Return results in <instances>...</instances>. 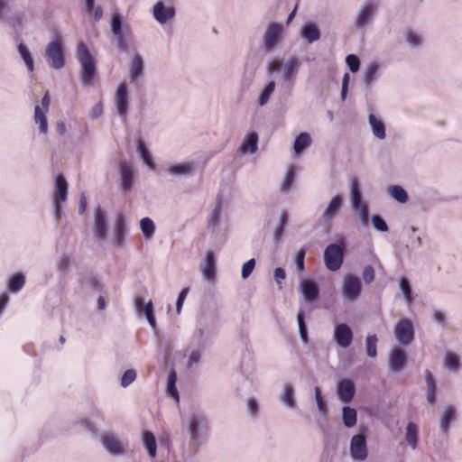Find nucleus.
<instances>
[{"mask_svg":"<svg viewBox=\"0 0 462 462\" xmlns=\"http://www.w3.org/2000/svg\"><path fill=\"white\" fill-rule=\"evenodd\" d=\"M388 193L400 203H405L409 199L406 190L398 185H392L388 187Z\"/></svg>","mask_w":462,"mask_h":462,"instance_id":"nucleus-37","label":"nucleus"},{"mask_svg":"<svg viewBox=\"0 0 462 462\" xmlns=\"http://www.w3.org/2000/svg\"><path fill=\"white\" fill-rule=\"evenodd\" d=\"M342 206V199L340 196H335L322 214V220L324 223H329L335 216L338 213Z\"/></svg>","mask_w":462,"mask_h":462,"instance_id":"nucleus-22","label":"nucleus"},{"mask_svg":"<svg viewBox=\"0 0 462 462\" xmlns=\"http://www.w3.org/2000/svg\"><path fill=\"white\" fill-rule=\"evenodd\" d=\"M137 150L143 162L151 169L154 168V162L152 160V154L147 149L145 143L141 140L138 141Z\"/></svg>","mask_w":462,"mask_h":462,"instance_id":"nucleus-39","label":"nucleus"},{"mask_svg":"<svg viewBox=\"0 0 462 462\" xmlns=\"http://www.w3.org/2000/svg\"><path fill=\"white\" fill-rule=\"evenodd\" d=\"M282 65L283 64L282 63L281 60L273 59V60H271L268 63V66H267L268 73L273 74L274 72H278V71L282 70Z\"/></svg>","mask_w":462,"mask_h":462,"instance_id":"nucleus-62","label":"nucleus"},{"mask_svg":"<svg viewBox=\"0 0 462 462\" xmlns=\"http://www.w3.org/2000/svg\"><path fill=\"white\" fill-rule=\"evenodd\" d=\"M57 196L53 199L54 211L56 218L60 217L61 206L60 202H64L67 199L68 194V183L65 178L61 175H58L55 180Z\"/></svg>","mask_w":462,"mask_h":462,"instance_id":"nucleus-12","label":"nucleus"},{"mask_svg":"<svg viewBox=\"0 0 462 462\" xmlns=\"http://www.w3.org/2000/svg\"><path fill=\"white\" fill-rule=\"evenodd\" d=\"M406 364L405 352L398 347H394L389 357V367L396 373L403 369Z\"/></svg>","mask_w":462,"mask_h":462,"instance_id":"nucleus-19","label":"nucleus"},{"mask_svg":"<svg viewBox=\"0 0 462 462\" xmlns=\"http://www.w3.org/2000/svg\"><path fill=\"white\" fill-rule=\"evenodd\" d=\"M378 66L374 63L370 64L365 71L364 79L365 84L369 87L374 81L377 79Z\"/></svg>","mask_w":462,"mask_h":462,"instance_id":"nucleus-51","label":"nucleus"},{"mask_svg":"<svg viewBox=\"0 0 462 462\" xmlns=\"http://www.w3.org/2000/svg\"><path fill=\"white\" fill-rule=\"evenodd\" d=\"M369 124L375 137L381 140L385 138V127L380 119H378L374 115L370 114Z\"/></svg>","mask_w":462,"mask_h":462,"instance_id":"nucleus-31","label":"nucleus"},{"mask_svg":"<svg viewBox=\"0 0 462 462\" xmlns=\"http://www.w3.org/2000/svg\"><path fill=\"white\" fill-rule=\"evenodd\" d=\"M45 58L54 69H60L64 67L63 44L60 40L54 39L46 46Z\"/></svg>","mask_w":462,"mask_h":462,"instance_id":"nucleus-3","label":"nucleus"},{"mask_svg":"<svg viewBox=\"0 0 462 462\" xmlns=\"http://www.w3.org/2000/svg\"><path fill=\"white\" fill-rule=\"evenodd\" d=\"M353 208L359 213V217H360V219H361V222L363 223V225L367 226L368 218H369L367 207L365 204H363L357 208Z\"/></svg>","mask_w":462,"mask_h":462,"instance_id":"nucleus-61","label":"nucleus"},{"mask_svg":"<svg viewBox=\"0 0 462 462\" xmlns=\"http://www.w3.org/2000/svg\"><path fill=\"white\" fill-rule=\"evenodd\" d=\"M300 36L308 43H313L319 40L320 32L315 23H307L300 29Z\"/></svg>","mask_w":462,"mask_h":462,"instance_id":"nucleus-23","label":"nucleus"},{"mask_svg":"<svg viewBox=\"0 0 462 462\" xmlns=\"http://www.w3.org/2000/svg\"><path fill=\"white\" fill-rule=\"evenodd\" d=\"M216 273V259L212 253L206 254L205 264L202 267V273L207 281H212Z\"/></svg>","mask_w":462,"mask_h":462,"instance_id":"nucleus-26","label":"nucleus"},{"mask_svg":"<svg viewBox=\"0 0 462 462\" xmlns=\"http://www.w3.org/2000/svg\"><path fill=\"white\" fill-rule=\"evenodd\" d=\"M405 439L408 445L415 449L418 445V427L413 422H409L406 427Z\"/></svg>","mask_w":462,"mask_h":462,"instance_id":"nucleus-33","label":"nucleus"},{"mask_svg":"<svg viewBox=\"0 0 462 462\" xmlns=\"http://www.w3.org/2000/svg\"><path fill=\"white\" fill-rule=\"evenodd\" d=\"M300 61L297 57L292 56L289 58L282 65V79L283 83L292 86L300 70Z\"/></svg>","mask_w":462,"mask_h":462,"instance_id":"nucleus-11","label":"nucleus"},{"mask_svg":"<svg viewBox=\"0 0 462 462\" xmlns=\"http://www.w3.org/2000/svg\"><path fill=\"white\" fill-rule=\"evenodd\" d=\"M207 427V420L204 416L193 415L190 418L189 431L192 440H196L199 437V428Z\"/></svg>","mask_w":462,"mask_h":462,"instance_id":"nucleus-25","label":"nucleus"},{"mask_svg":"<svg viewBox=\"0 0 462 462\" xmlns=\"http://www.w3.org/2000/svg\"><path fill=\"white\" fill-rule=\"evenodd\" d=\"M400 288L404 295L407 303L410 305L413 301L411 287L409 280L406 277L400 279Z\"/></svg>","mask_w":462,"mask_h":462,"instance_id":"nucleus-49","label":"nucleus"},{"mask_svg":"<svg viewBox=\"0 0 462 462\" xmlns=\"http://www.w3.org/2000/svg\"><path fill=\"white\" fill-rule=\"evenodd\" d=\"M376 9L377 6L373 3H366L357 14L356 25L357 27H363L366 23H370L376 12Z\"/></svg>","mask_w":462,"mask_h":462,"instance_id":"nucleus-20","label":"nucleus"},{"mask_svg":"<svg viewBox=\"0 0 462 462\" xmlns=\"http://www.w3.org/2000/svg\"><path fill=\"white\" fill-rule=\"evenodd\" d=\"M111 31L116 39L118 49L121 51H126L128 49L127 40L130 37L129 26L123 23V18L117 12L112 14Z\"/></svg>","mask_w":462,"mask_h":462,"instance_id":"nucleus-2","label":"nucleus"},{"mask_svg":"<svg viewBox=\"0 0 462 462\" xmlns=\"http://www.w3.org/2000/svg\"><path fill=\"white\" fill-rule=\"evenodd\" d=\"M342 420L346 428H352L356 424V411L349 406L342 409Z\"/></svg>","mask_w":462,"mask_h":462,"instance_id":"nucleus-36","label":"nucleus"},{"mask_svg":"<svg viewBox=\"0 0 462 462\" xmlns=\"http://www.w3.org/2000/svg\"><path fill=\"white\" fill-rule=\"evenodd\" d=\"M300 291L304 300L309 303H313L319 298V290L313 281L302 280L300 283Z\"/></svg>","mask_w":462,"mask_h":462,"instance_id":"nucleus-16","label":"nucleus"},{"mask_svg":"<svg viewBox=\"0 0 462 462\" xmlns=\"http://www.w3.org/2000/svg\"><path fill=\"white\" fill-rule=\"evenodd\" d=\"M120 173H121L123 189L125 190H127L131 188L132 183H133L132 167L126 162H121Z\"/></svg>","mask_w":462,"mask_h":462,"instance_id":"nucleus-28","label":"nucleus"},{"mask_svg":"<svg viewBox=\"0 0 462 462\" xmlns=\"http://www.w3.org/2000/svg\"><path fill=\"white\" fill-rule=\"evenodd\" d=\"M372 224L374 227L380 232H386L388 230L385 220L380 215H374L372 217Z\"/></svg>","mask_w":462,"mask_h":462,"instance_id":"nucleus-56","label":"nucleus"},{"mask_svg":"<svg viewBox=\"0 0 462 462\" xmlns=\"http://www.w3.org/2000/svg\"><path fill=\"white\" fill-rule=\"evenodd\" d=\"M140 227L145 238H151L155 231L153 221L149 217H143L140 221Z\"/></svg>","mask_w":462,"mask_h":462,"instance_id":"nucleus-42","label":"nucleus"},{"mask_svg":"<svg viewBox=\"0 0 462 462\" xmlns=\"http://www.w3.org/2000/svg\"><path fill=\"white\" fill-rule=\"evenodd\" d=\"M50 103L49 92H46L42 98V107H40L38 105L34 107V121L39 125V131L41 134H46L48 130L46 113L49 110Z\"/></svg>","mask_w":462,"mask_h":462,"instance_id":"nucleus-9","label":"nucleus"},{"mask_svg":"<svg viewBox=\"0 0 462 462\" xmlns=\"http://www.w3.org/2000/svg\"><path fill=\"white\" fill-rule=\"evenodd\" d=\"M255 259L252 258L243 264L241 271V275L243 279H247L251 275L255 267Z\"/></svg>","mask_w":462,"mask_h":462,"instance_id":"nucleus-58","label":"nucleus"},{"mask_svg":"<svg viewBox=\"0 0 462 462\" xmlns=\"http://www.w3.org/2000/svg\"><path fill=\"white\" fill-rule=\"evenodd\" d=\"M274 88H275L274 81H269L265 85V87L262 90V92H261V94L259 96V99H258V103H259V105L261 106H264V105H266L268 103L271 95L274 91Z\"/></svg>","mask_w":462,"mask_h":462,"instance_id":"nucleus-43","label":"nucleus"},{"mask_svg":"<svg viewBox=\"0 0 462 462\" xmlns=\"http://www.w3.org/2000/svg\"><path fill=\"white\" fill-rule=\"evenodd\" d=\"M177 374L174 370H171L168 374V385L167 391L170 395L174 397L177 401L179 400V394L176 388Z\"/></svg>","mask_w":462,"mask_h":462,"instance_id":"nucleus-48","label":"nucleus"},{"mask_svg":"<svg viewBox=\"0 0 462 462\" xmlns=\"http://www.w3.org/2000/svg\"><path fill=\"white\" fill-rule=\"evenodd\" d=\"M175 10L173 7H165L162 2H158L153 6V16L160 23H165L168 20L173 18Z\"/></svg>","mask_w":462,"mask_h":462,"instance_id":"nucleus-21","label":"nucleus"},{"mask_svg":"<svg viewBox=\"0 0 462 462\" xmlns=\"http://www.w3.org/2000/svg\"><path fill=\"white\" fill-rule=\"evenodd\" d=\"M394 336L402 346L410 345L414 339V328L412 322L408 319H402L394 326Z\"/></svg>","mask_w":462,"mask_h":462,"instance_id":"nucleus-5","label":"nucleus"},{"mask_svg":"<svg viewBox=\"0 0 462 462\" xmlns=\"http://www.w3.org/2000/svg\"><path fill=\"white\" fill-rule=\"evenodd\" d=\"M143 72V61L139 54L134 55L129 69V78L131 81H134L137 78L141 77Z\"/></svg>","mask_w":462,"mask_h":462,"instance_id":"nucleus-27","label":"nucleus"},{"mask_svg":"<svg viewBox=\"0 0 462 462\" xmlns=\"http://www.w3.org/2000/svg\"><path fill=\"white\" fill-rule=\"evenodd\" d=\"M17 48L21 58L27 67V69L30 72H32L34 70V63L29 49L23 42H19Z\"/></svg>","mask_w":462,"mask_h":462,"instance_id":"nucleus-35","label":"nucleus"},{"mask_svg":"<svg viewBox=\"0 0 462 462\" xmlns=\"http://www.w3.org/2000/svg\"><path fill=\"white\" fill-rule=\"evenodd\" d=\"M143 442L150 457H155L157 453V444L153 433L149 430L144 431L143 433Z\"/></svg>","mask_w":462,"mask_h":462,"instance_id":"nucleus-29","label":"nucleus"},{"mask_svg":"<svg viewBox=\"0 0 462 462\" xmlns=\"http://www.w3.org/2000/svg\"><path fill=\"white\" fill-rule=\"evenodd\" d=\"M297 321L299 325V330L300 338L304 343L308 342V330L305 323V312L300 309L297 314Z\"/></svg>","mask_w":462,"mask_h":462,"instance_id":"nucleus-44","label":"nucleus"},{"mask_svg":"<svg viewBox=\"0 0 462 462\" xmlns=\"http://www.w3.org/2000/svg\"><path fill=\"white\" fill-rule=\"evenodd\" d=\"M305 254H306V248L302 247L297 252L296 256H295L296 267L300 273L303 272L304 268H305V264H304Z\"/></svg>","mask_w":462,"mask_h":462,"instance_id":"nucleus-59","label":"nucleus"},{"mask_svg":"<svg viewBox=\"0 0 462 462\" xmlns=\"http://www.w3.org/2000/svg\"><path fill=\"white\" fill-rule=\"evenodd\" d=\"M350 77L348 73H345L342 79V88H341V99L345 101L347 95L348 84H349Z\"/></svg>","mask_w":462,"mask_h":462,"instance_id":"nucleus-64","label":"nucleus"},{"mask_svg":"<svg viewBox=\"0 0 462 462\" xmlns=\"http://www.w3.org/2000/svg\"><path fill=\"white\" fill-rule=\"evenodd\" d=\"M24 284V276L22 273L14 274L9 280L8 288L12 292L19 291Z\"/></svg>","mask_w":462,"mask_h":462,"instance_id":"nucleus-45","label":"nucleus"},{"mask_svg":"<svg viewBox=\"0 0 462 462\" xmlns=\"http://www.w3.org/2000/svg\"><path fill=\"white\" fill-rule=\"evenodd\" d=\"M314 393H315V400H316V402H317L319 412L321 415H324V416L327 415V413H328L327 404H326V402L323 400V397L321 395L320 388L319 386H316L314 388Z\"/></svg>","mask_w":462,"mask_h":462,"instance_id":"nucleus-52","label":"nucleus"},{"mask_svg":"<svg viewBox=\"0 0 462 462\" xmlns=\"http://www.w3.org/2000/svg\"><path fill=\"white\" fill-rule=\"evenodd\" d=\"M282 27L277 23H271L263 34V44L266 50H272L277 43Z\"/></svg>","mask_w":462,"mask_h":462,"instance_id":"nucleus-15","label":"nucleus"},{"mask_svg":"<svg viewBox=\"0 0 462 462\" xmlns=\"http://www.w3.org/2000/svg\"><path fill=\"white\" fill-rule=\"evenodd\" d=\"M115 101L119 116L125 119L128 112V90L125 83H122L118 86Z\"/></svg>","mask_w":462,"mask_h":462,"instance_id":"nucleus-13","label":"nucleus"},{"mask_svg":"<svg viewBox=\"0 0 462 462\" xmlns=\"http://www.w3.org/2000/svg\"><path fill=\"white\" fill-rule=\"evenodd\" d=\"M344 259L343 247L337 244L328 245L324 251V261L326 267L332 272L337 271Z\"/></svg>","mask_w":462,"mask_h":462,"instance_id":"nucleus-4","label":"nucleus"},{"mask_svg":"<svg viewBox=\"0 0 462 462\" xmlns=\"http://www.w3.org/2000/svg\"><path fill=\"white\" fill-rule=\"evenodd\" d=\"M100 441L104 448L112 456H123L128 443L122 442L118 438L110 432H103L100 436Z\"/></svg>","mask_w":462,"mask_h":462,"instance_id":"nucleus-6","label":"nucleus"},{"mask_svg":"<svg viewBox=\"0 0 462 462\" xmlns=\"http://www.w3.org/2000/svg\"><path fill=\"white\" fill-rule=\"evenodd\" d=\"M456 418V409L452 406H448L441 416L440 420V428L441 430L446 433L448 431V429L450 425V423L455 420Z\"/></svg>","mask_w":462,"mask_h":462,"instance_id":"nucleus-34","label":"nucleus"},{"mask_svg":"<svg viewBox=\"0 0 462 462\" xmlns=\"http://www.w3.org/2000/svg\"><path fill=\"white\" fill-rule=\"evenodd\" d=\"M444 362H445V366L449 370L456 371L459 367V360H458V357L455 354L448 353L445 356Z\"/></svg>","mask_w":462,"mask_h":462,"instance_id":"nucleus-53","label":"nucleus"},{"mask_svg":"<svg viewBox=\"0 0 462 462\" xmlns=\"http://www.w3.org/2000/svg\"><path fill=\"white\" fill-rule=\"evenodd\" d=\"M136 378V372L134 369L126 370L121 378V385L125 388L129 386Z\"/></svg>","mask_w":462,"mask_h":462,"instance_id":"nucleus-55","label":"nucleus"},{"mask_svg":"<svg viewBox=\"0 0 462 462\" xmlns=\"http://www.w3.org/2000/svg\"><path fill=\"white\" fill-rule=\"evenodd\" d=\"M311 143L310 135L308 133H300L294 141L293 149L297 155H300Z\"/></svg>","mask_w":462,"mask_h":462,"instance_id":"nucleus-30","label":"nucleus"},{"mask_svg":"<svg viewBox=\"0 0 462 462\" xmlns=\"http://www.w3.org/2000/svg\"><path fill=\"white\" fill-rule=\"evenodd\" d=\"M189 292V288H183L180 292L179 293V296H178V299H177V301H176V311L178 314L180 313L181 311V308H182V305H183V302L187 297V294Z\"/></svg>","mask_w":462,"mask_h":462,"instance_id":"nucleus-63","label":"nucleus"},{"mask_svg":"<svg viewBox=\"0 0 462 462\" xmlns=\"http://www.w3.org/2000/svg\"><path fill=\"white\" fill-rule=\"evenodd\" d=\"M425 377L427 383V400L430 404H434L436 390L435 380L429 370L426 371Z\"/></svg>","mask_w":462,"mask_h":462,"instance_id":"nucleus-38","label":"nucleus"},{"mask_svg":"<svg viewBox=\"0 0 462 462\" xmlns=\"http://www.w3.org/2000/svg\"><path fill=\"white\" fill-rule=\"evenodd\" d=\"M220 216H221V201L219 199H217L216 207L211 212L209 217H208V226H216L220 222Z\"/></svg>","mask_w":462,"mask_h":462,"instance_id":"nucleus-50","label":"nucleus"},{"mask_svg":"<svg viewBox=\"0 0 462 462\" xmlns=\"http://www.w3.org/2000/svg\"><path fill=\"white\" fill-rule=\"evenodd\" d=\"M354 383L348 379L340 380L337 383V393L338 399L345 402H350L355 395Z\"/></svg>","mask_w":462,"mask_h":462,"instance_id":"nucleus-17","label":"nucleus"},{"mask_svg":"<svg viewBox=\"0 0 462 462\" xmlns=\"http://www.w3.org/2000/svg\"><path fill=\"white\" fill-rule=\"evenodd\" d=\"M191 166L188 162L173 164L169 167L168 171L171 175H186L191 171Z\"/></svg>","mask_w":462,"mask_h":462,"instance_id":"nucleus-46","label":"nucleus"},{"mask_svg":"<svg viewBox=\"0 0 462 462\" xmlns=\"http://www.w3.org/2000/svg\"><path fill=\"white\" fill-rule=\"evenodd\" d=\"M295 177V173L292 168H289L286 173V176L282 183L281 189L283 192H288L291 189V184L293 182Z\"/></svg>","mask_w":462,"mask_h":462,"instance_id":"nucleus-54","label":"nucleus"},{"mask_svg":"<svg viewBox=\"0 0 462 462\" xmlns=\"http://www.w3.org/2000/svg\"><path fill=\"white\" fill-rule=\"evenodd\" d=\"M377 341L376 335H368L365 339L367 356L374 358L377 355Z\"/></svg>","mask_w":462,"mask_h":462,"instance_id":"nucleus-47","label":"nucleus"},{"mask_svg":"<svg viewBox=\"0 0 462 462\" xmlns=\"http://www.w3.org/2000/svg\"><path fill=\"white\" fill-rule=\"evenodd\" d=\"M362 277L366 284L371 283L374 280V269L372 265H366L364 268Z\"/></svg>","mask_w":462,"mask_h":462,"instance_id":"nucleus-60","label":"nucleus"},{"mask_svg":"<svg viewBox=\"0 0 462 462\" xmlns=\"http://www.w3.org/2000/svg\"><path fill=\"white\" fill-rule=\"evenodd\" d=\"M362 290L361 281L358 277L347 274L344 278L342 294L345 300L355 301L360 295Z\"/></svg>","mask_w":462,"mask_h":462,"instance_id":"nucleus-7","label":"nucleus"},{"mask_svg":"<svg viewBox=\"0 0 462 462\" xmlns=\"http://www.w3.org/2000/svg\"><path fill=\"white\" fill-rule=\"evenodd\" d=\"M334 338L339 346L348 347L353 339V332L350 327L345 323L337 324L335 327Z\"/></svg>","mask_w":462,"mask_h":462,"instance_id":"nucleus-14","label":"nucleus"},{"mask_svg":"<svg viewBox=\"0 0 462 462\" xmlns=\"http://www.w3.org/2000/svg\"><path fill=\"white\" fill-rule=\"evenodd\" d=\"M282 402L291 409L296 407V402L294 399V390L290 384H286L283 388V395L282 398Z\"/></svg>","mask_w":462,"mask_h":462,"instance_id":"nucleus-41","label":"nucleus"},{"mask_svg":"<svg viewBox=\"0 0 462 462\" xmlns=\"http://www.w3.org/2000/svg\"><path fill=\"white\" fill-rule=\"evenodd\" d=\"M126 233V225L123 216H118L116 220L115 228V243L117 246H121Z\"/></svg>","mask_w":462,"mask_h":462,"instance_id":"nucleus-32","label":"nucleus"},{"mask_svg":"<svg viewBox=\"0 0 462 462\" xmlns=\"http://www.w3.org/2000/svg\"><path fill=\"white\" fill-rule=\"evenodd\" d=\"M350 454L354 460L364 461L367 457L366 436L359 433L352 437Z\"/></svg>","mask_w":462,"mask_h":462,"instance_id":"nucleus-8","label":"nucleus"},{"mask_svg":"<svg viewBox=\"0 0 462 462\" xmlns=\"http://www.w3.org/2000/svg\"><path fill=\"white\" fill-rule=\"evenodd\" d=\"M346 62L349 69L355 73L359 70L360 68V60L357 56L355 54H349L346 58Z\"/></svg>","mask_w":462,"mask_h":462,"instance_id":"nucleus-57","label":"nucleus"},{"mask_svg":"<svg viewBox=\"0 0 462 462\" xmlns=\"http://www.w3.org/2000/svg\"><path fill=\"white\" fill-rule=\"evenodd\" d=\"M107 233L106 213L98 206L95 209L93 235L98 241L105 240Z\"/></svg>","mask_w":462,"mask_h":462,"instance_id":"nucleus-10","label":"nucleus"},{"mask_svg":"<svg viewBox=\"0 0 462 462\" xmlns=\"http://www.w3.org/2000/svg\"><path fill=\"white\" fill-rule=\"evenodd\" d=\"M77 57L81 66V80L86 85L92 84L97 74L96 62L89 53L85 43H79L77 49Z\"/></svg>","mask_w":462,"mask_h":462,"instance_id":"nucleus-1","label":"nucleus"},{"mask_svg":"<svg viewBox=\"0 0 462 462\" xmlns=\"http://www.w3.org/2000/svg\"><path fill=\"white\" fill-rule=\"evenodd\" d=\"M350 189H351V200H352L353 208H357L360 205H363L362 195H361V191L359 189L358 181L356 180H355V179L352 180Z\"/></svg>","mask_w":462,"mask_h":462,"instance_id":"nucleus-40","label":"nucleus"},{"mask_svg":"<svg viewBox=\"0 0 462 462\" xmlns=\"http://www.w3.org/2000/svg\"><path fill=\"white\" fill-rule=\"evenodd\" d=\"M258 134L254 132L249 133L245 137L239 151L243 153H254L257 150Z\"/></svg>","mask_w":462,"mask_h":462,"instance_id":"nucleus-24","label":"nucleus"},{"mask_svg":"<svg viewBox=\"0 0 462 462\" xmlns=\"http://www.w3.org/2000/svg\"><path fill=\"white\" fill-rule=\"evenodd\" d=\"M134 307L136 311L143 312L145 318L151 327L155 329L156 328V321L153 314V305L152 301L144 302L143 299L140 296H136L134 298Z\"/></svg>","mask_w":462,"mask_h":462,"instance_id":"nucleus-18","label":"nucleus"}]
</instances>
